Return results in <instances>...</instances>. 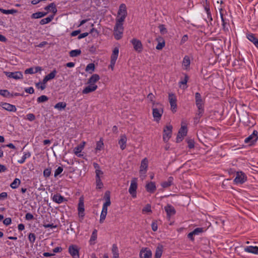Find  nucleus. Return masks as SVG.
<instances>
[{"mask_svg":"<svg viewBox=\"0 0 258 258\" xmlns=\"http://www.w3.org/2000/svg\"><path fill=\"white\" fill-rule=\"evenodd\" d=\"M146 188L148 192L153 193L156 189L155 183L154 182H150L146 185Z\"/></svg>","mask_w":258,"mask_h":258,"instance_id":"4be33fe9","label":"nucleus"},{"mask_svg":"<svg viewBox=\"0 0 258 258\" xmlns=\"http://www.w3.org/2000/svg\"><path fill=\"white\" fill-rule=\"evenodd\" d=\"M137 186V179L136 178H134L131 180V185L128 189L129 193L133 198H136L137 196L136 190Z\"/></svg>","mask_w":258,"mask_h":258,"instance_id":"423d86ee","label":"nucleus"},{"mask_svg":"<svg viewBox=\"0 0 258 258\" xmlns=\"http://www.w3.org/2000/svg\"><path fill=\"white\" fill-rule=\"evenodd\" d=\"M0 95L6 97H11V95L10 93L7 90H0Z\"/></svg>","mask_w":258,"mask_h":258,"instance_id":"79ce46f5","label":"nucleus"},{"mask_svg":"<svg viewBox=\"0 0 258 258\" xmlns=\"http://www.w3.org/2000/svg\"><path fill=\"white\" fill-rule=\"evenodd\" d=\"M97 230L95 229L92 233V235L90 238V241H94L97 238Z\"/></svg>","mask_w":258,"mask_h":258,"instance_id":"5fc2aeb1","label":"nucleus"},{"mask_svg":"<svg viewBox=\"0 0 258 258\" xmlns=\"http://www.w3.org/2000/svg\"><path fill=\"white\" fill-rule=\"evenodd\" d=\"M0 11H1L3 14H14L15 13H18V11L15 9H11V10H4L0 8Z\"/></svg>","mask_w":258,"mask_h":258,"instance_id":"72a5a7b5","label":"nucleus"},{"mask_svg":"<svg viewBox=\"0 0 258 258\" xmlns=\"http://www.w3.org/2000/svg\"><path fill=\"white\" fill-rule=\"evenodd\" d=\"M45 10L47 11L50 10L54 14H55L57 12L56 6L54 3H51L48 6H46L45 8Z\"/></svg>","mask_w":258,"mask_h":258,"instance_id":"7c9ffc66","label":"nucleus"},{"mask_svg":"<svg viewBox=\"0 0 258 258\" xmlns=\"http://www.w3.org/2000/svg\"><path fill=\"white\" fill-rule=\"evenodd\" d=\"M157 229H158V225H157V224L156 223V222H152V229L153 230V231H156L157 230Z\"/></svg>","mask_w":258,"mask_h":258,"instance_id":"338daca9","label":"nucleus"},{"mask_svg":"<svg viewBox=\"0 0 258 258\" xmlns=\"http://www.w3.org/2000/svg\"><path fill=\"white\" fill-rule=\"evenodd\" d=\"M126 15L127 11L126 6L125 4H122L120 5L119 8L116 21H119V22H123Z\"/></svg>","mask_w":258,"mask_h":258,"instance_id":"f257e3e1","label":"nucleus"},{"mask_svg":"<svg viewBox=\"0 0 258 258\" xmlns=\"http://www.w3.org/2000/svg\"><path fill=\"white\" fill-rule=\"evenodd\" d=\"M119 53V50L118 48L117 47H115L112 52V53L111 54V61L113 62H116V60L117 58L118 55Z\"/></svg>","mask_w":258,"mask_h":258,"instance_id":"bb28decb","label":"nucleus"},{"mask_svg":"<svg viewBox=\"0 0 258 258\" xmlns=\"http://www.w3.org/2000/svg\"><path fill=\"white\" fill-rule=\"evenodd\" d=\"M95 69V65L94 63H91L88 64L85 69L86 72H90V73H92Z\"/></svg>","mask_w":258,"mask_h":258,"instance_id":"58836bf2","label":"nucleus"},{"mask_svg":"<svg viewBox=\"0 0 258 258\" xmlns=\"http://www.w3.org/2000/svg\"><path fill=\"white\" fill-rule=\"evenodd\" d=\"M198 110L196 113V115L202 117L204 113V107H197Z\"/></svg>","mask_w":258,"mask_h":258,"instance_id":"ea45409f","label":"nucleus"},{"mask_svg":"<svg viewBox=\"0 0 258 258\" xmlns=\"http://www.w3.org/2000/svg\"><path fill=\"white\" fill-rule=\"evenodd\" d=\"M188 146L190 149L194 147V142L192 140H189L187 141Z\"/></svg>","mask_w":258,"mask_h":258,"instance_id":"69168bd1","label":"nucleus"},{"mask_svg":"<svg viewBox=\"0 0 258 258\" xmlns=\"http://www.w3.org/2000/svg\"><path fill=\"white\" fill-rule=\"evenodd\" d=\"M81 53V50L80 49H75L71 50L70 52V55L71 57H76L80 55Z\"/></svg>","mask_w":258,"mask_h":258,"instance_id":"c9c22d12","label":"nucleus"},{"mask_svg":"<svg viewBox=\"0 0 258 258\" xmlns=\"http://www.w3.org/2000/svg\"><path fill=\"white\" fill-rule=\"evenodd\" d=\"M53 15H51L47 18L41 19L40 21V24L41 25H44L49 23L52 20V19H53Z\"/></svg>","mask_w":258,"mask_h":258,"instance_id":"473e14b6","label":"nucleus"},{"mask_svg":"<svg viewBox=\"0 0 258 258\" xmlns=\"http://www.w3.org/2000/svg\"><path fill=\"white\" fill-rule=\"evenodd\" d=\"M36 86L38 88H40L42 90H44L46 88L45 85L43 84L42 83H38L36 84Z\"/></svg>","mask_w":258,"mask_h":258,"instance_id":"774afa93","label":"nucleus"},{"mask_svg":"<svg viewBox=\"0 0 258 258\" xmlns=\"http://www.w3.org/2000/svg\"><path fill=\"white\" fill-rule=\"evenodd\" d=\"M100 79V77L97 74L93 75L89 79L88 81V84H95Z\"/></svg>","mask_w":258,"mask_h":258,"instance_id":"a878e982","label":"nucleus"},{"mask_svg":"<svg viewBox=\"0 0 258 258\" xmlns=\"http://www.w3.org/2000/svg\"><path fill=\"white\" fill-rule=\"evenodd\" d=\"M25 91L29 94H33L34 92V90L33 87H30L25 89Z\"/></svg>","mask_w":258,"mask_h":258,"instance_id":"052dcab7","label":"nucleus"},{"mask_svg":"<svg viewBox=\"0 0 258 258\" xmlns=\"http://www.w3.org/2000/svg\"><path fill=\"white\" fill-rule=\"evenodd\" d=\"M172 126L171 125H167L164 129L163 140L167 142L171 137Z\"/></svg>","mask_w":258,"mask_h":258,"instance_id":"1a4fd4ad","label":"nucleus"},{"mask_svg":"<svg viewBox=\"0 0 258 258\" xmlns=\"http://www.w3.org/2000/svg\"><path fill=\"white\" fill-rule=\"evenodd\" d=\"M131 42L134 46V49L138 52H140L143 50V45L140 40L134 38L131 40Z\"/></svg>","mask_w":258,"mask_h":258,"instance_id":"9b49d317","label":"nucleus"},{"mask_svg":"<svg viewBox=\"0 0 258 258\" xmlns=\"http://www.w3.org/2000/svg\"><path fill=\"white\" fill-rule=\"evenodd\" d=\"M12 220L10 218H7L3 221V223L6 225H9L11 223Z\"/></svg>","mask_w":258,"mask_h":258,"instance_id":"680f3d73","label":"nucleus"},{"mask_svg":"<svg viewBox=\"0 0 258 258\" xmlns=\"http://www.w3.org/2000/svg\"><path fill=\"white\" fill-rule=\"evenodd\" d=\"M183 66L186 69L190 64V59L188 56H185L182 62Z\"/></svg>","mask_w":258,"mask_h":258,"instance_id":"a19ab883","label":"nucleus"},{"mask_svg":"<svg viewBox=\"0 0 258 258\" xmlns=\"http://www.w3.org/2000/svg\"><path fill=\"white\" fill-rule=\"evenodd\" d=\"M195 103L197 107H204V100L200 93H195Z\"/></svg>","mask_w":258,"mask_h":258,"instance_id":"2eb2a0df","label":"nucleus"},{"mask_svg":"<svg viewBox=\"0 0 258 258\" xmlns=\"http://www.w3.org/2000/svg\"><path fill=\"white\" fill-rule=\"evenodd\" d=\"M96 186L98 188H101L103 186V183L101 180L100 177L96 178Z\"/></svg>","mask_w":258,"mask_h":258,"instance_id":"de8ad7c7","label":"nucleus"},{"mask_svg":"<svg viewBox=\"0 0 258 258\" xmlns=\"http://www.w3.org/2000/svg\"><path fill=\"white\" fill-rule=\"evenodd\" d=\"M166 212L167 213V215L169 217L172 216L175 214V210L173 207L171 205H168L164 208Z\"/></svg>","mask_w":258,"mask_h":258,"instance_id":"5701e85b","label":"nucleus"},{"mask_svg":"<svg viewBox=\"0 0 258 258\" xmlns=\"http://www.w3.org/2000/svg\"><path fill=\"white\" fill-rule=\"evenodd\" d=\"M6 75L10 78H13L16 80L23 78V74L21 72H5Z\"/></svg>","mask_w":258,"mask_h":258,"instance_id":"ddd939ff","label":"nucleus"},{"mask_svg":"<svg viewBox=\"0 0 258 258\" xmlns=\"http://www.w3.org/2000/svg\"><path fill=\"white\" fill-rule=\"evenodd\" d=\"M151 206L149 204H147L143 209V212H151Z\"/></svg>","mask_w":258,"mask_h":258,"instance_id":"bf43d9fd","label":"nucleus"},{"mask_svg":"<svg viewBox=\"0 0 258 258\" xmlns=\"http://www.w3.org/2000/svg\"><path fill=\"white\" fill-rule=\"evenodd\" d=\"M64 198L59 194L54 195L52 198L53 201L57 204L62 203L64 201Z\"/></svg>","mask_w":258,"mask_h":258,"instance_id":"393cba45","label":"nucleus"},{"mask_svg":"<svg viewBox=\"0 0 258 258\" xmlns=\"http://www.w3.org/2000/svg\"><path fill=\"white\" fill-rule=\"evenodd\" d=\"M97 88V86L96 84H89V86L85 87L83 91V94H88L90 92H94L95 91Z\"/></svg>","mask_w":258,"mask_h":258,"instance_id":"f3484780","label":"nucleus"},{"mask_svg":"<svg viewBox=\"0 0 258 258\" xmlns=\"http://www.w3.org/2000/svg\"><path fill=\"white\" fill-rule=\"evenodd\" d=\"M78 211H83L84 212V205L83 203V201L81 199H80L79 203L78 204Z\"/></svg>","mask_w":258,"mask_h":258,"instance_id":"a18cd8bd","label":"nucleus"},{"mask_svg":"<svg viewBox=\"0 0 258 258\" xmlns=\"http://www.w3.org/2000/svg\"><path fill=\"white\" fill-rule=\"evenodd\" d=\"M183 121L181 123V126L178 131L176 138V142H180L182 140L183 137L186 135L187 130L186 127L184 125Z\"/></svg>","mask_w":258,"mask_h":258,"instance_id":"39448f33","label":"nucleus"},{"mask_svg":"<svg viewBox=\"0 0 258 258\" xmlns=\"http://www.w3.org/2000/svg\"><path fill=\"white\" fill-rule=\"evenodd\" d=\"M63 171V168L62 167L59 166L55 171L54 172V177L57 176L59 175Z\"/></svg>","mask_w":258,"mask_h":258,"instance_id":"3c124183","label":"nucleus"},{"mask_svg":"<svg viewBox=\"0 0 258 258\" xmlns=\"http://www.w3.org/2000/svg\"><path fill=\"white\" fill-rule=\"evenodd\" d=\"M103 143L102 140L101 139L99 141L97 142L96 150H101L103 149Z\"/></svg>","mask_w":258,"mask_h":258,"instance_id":"37998d69","label":"nucleus"},{"mask_svg":"<svg viewBox=\"0 0 258 258\" xmlns=\"http://www.w3.org/2000/svg\"><path fill=\"white\" fill-rule=\"evenodd\" d=\"M148 167V161L147 158L142 160L141 163L140 174V177L142 180L144 179L146 177V173Z\"/></svg>","mask_w":258,"mask_h":258,"instance_id":"20e7f679","label":"nucleus"},{"mask_svg":"<svg viewBox=\"0 0 258 258\" xmlns=\"http://www.w3.org/2000/svg\"><path fill=\"white\" fill-rule=\"evenodd\" d=\"M48 99V97L45 95H41L37 98V102L39 103L44 102L47 101Z\"/></svg>","mask_w":258,"mask_h":258,"instance_id":"49530a36","label":"nucleus"},{"mask_svg":"<svg viewBox=\"0 0 258 258\" xmlns=\"http://www.w3.org/2000/svg\"><path fill=\"white\" fill-rule=\"evenodd\" d=\"M21 181L19 179L15 178L14 180L12 182V183L11 184L10 186L12 188L15 189L18 187Z\"/></svg>","mask_w":258,"mask_h":258,"instance_id":"e433bc0d","label":"nucleus"},{"mask_svg":"<svg viewBox=\"0 0 258 258\" xmlns=\"http://www.w3.org/2000/svg\"><path fill=\"white\" fill-rule=\"evenodd\" d=\"M163 252V247L162 245H158L156 249L155 258H161Z\"/></svg>","mask_w":258,"mask_h":258,"instance_id":"cd10ccee","label":"nucleus"},{"mask_svg":"<svg viewBox=\"0 0 258 258\" xmlns=\"http://www.w3.org/2000/svg\"><path fill=\"white\" fill-rule=\"evenodd\" d=\"M126 141L127 138L126 136L124 135H121L118 141V144L119 145L120 148L122 150L125 148Z\"/></svg>","mask_w":258,"mask_h":258,"instance_id":"412c9836","label":"nucleus"},{"mask_svg":"<svg viewBox=\"0 0 258 258\" xmlns=\"http://www.w3.org/2000/svg\"><path fill=\"white\" fill-rule=\"evenodd\" d=\"M46 15V13L39 12H37L35 13H33L31 15V18L32 19H38V18H40L44 17Z\"/></svg>","mask_w":258,"mask_h":258,"instance_id":"2f4dec72","label":"nucleus"},{"mask_svg":"<svg viewBox=\"0 0 258 258\" xmlns=\"http://www.w3.org/2000/svg\"><path fill=\"white\" fill-rule=\"evenodd\" d=\"M69 252L73 258H79V252L77 246L70 245L69 247Z\"/></svg>","mask_w":258,"mask_h":258,"instance_id":"f8f14e48","label":"nucleus"},{"mask_svg":"<svg viewBox=\"0 0 258 258\" xmlns=\"http://www.w3.org/2000/svg\"><path fill=\"white\" fill-rule=\"evenodd\" d=\"M140 258H151L152 252L148 248L142 249L140 252Z\"/></svg>","mask_w":258,"mask_h":258,"instance_id":"dca6fc26","label":"nucleus"},{"mask_svg":"<svg viewBox=\"0 0 258 258\" xmlns=\"http://www.w3.org/2000/svg\"><path fill=\"white\" fill-rule=\"evenodd\" d=\"M30 156L31 154L29 152L25 153L23 157L21 158V159L18 161V163L20 164L23 163L25 161L26 159L30 157Z\"/></svg>","mask_w":258,"mask_h":258,"instance_id":"4c0bfd02","label":"nucleus"},{"mask_svg":"<svg viewBox=\"0 0 258 258\" xmlns=\"http://www.w3.org/2000/svg\"><path fill=\"white\" fill-rule=\"evenodd\" d=\"M28 239L31 243H33L36 239V236L34 233H31L29 234Z\"/></svg>","mask_w":258,"mask_h":258,"instance_id":"09e8293b","label":"nucleus"},{"mask_svg":"<svg viewBox=\"0 0 258 258\" xmlns=\"http://www.w3.org/2000/svg\"><path fill=\"white\" fill-rule=\"evenodd\" d=\"M247 179L246 176L242 171L237 172L234 182L236 184H242L246 181Z\"/></svg>","mask_w":258,"mask_h":258,"instance_id":"0eeeda50","label":"nucleus"},{"mask_svg":"<svg viewBox=\"0 0 258 258\" xmlns=\"http://www.w3.org/2000/svg\"><path fill=\"white\" fill-rule=\"evenodd\" d=\"M104 199L105 200V202L103 205L102 210L101 212L107 213V208L111 204L110 202V192L107 191H106L104 195Z\"/></svg>","mask_w":258,"mask_h":258,"instance_id":"6e6552de","label":"nucleus"},{"mask_svg":"<svg viewBox=\"0 0 258 258\" xmlns=\"http://www.w3.org/2000/svg\"><path fill=\"white\" fill-rule=\"evenodd\" d=\"M188 77L187 75H185L184 78L180 82V87H181V85H186L188 81Z\"/></svg>","mask_w":258,"mask_h":258,"instance_id":"864d4df0","label":"nucleus"},{"mask_svg":"<svg viewBox=\"0 0 258 258\" xmlns=\"http://www.w3.org/2000/svg\"><path fill=\"white\" fill-rule=\"evenodd\" d=\"M111 251L113 254V258H119L118 249L116 244H113Z\"/></svg>","mask_w":258,"mask_h":258,"instance_id":"c85d7f7f","label":"nucleus"},{"mask_svg":"<svg viewBox=\"0 0 258 258\" xmlns=\"http://www.w3.org/2000/svg\"><path fill=\"white\" fill-rule=\"evenodd\" d=\"M165 46V42L163 41L162 42H159L157 45L156 47V48L158 50L162 49Z\"/></svg>","mask_w":258,"mask_h":258,"instance_id":"13d9d810","label":"nucleus"},{"mask_svg":"<svg viewBox=\"0 0 258 258\" xmlns=\"http://www.w3.org/2000/svg\"><path fill=\"white\" fill-rule=\"evenodd\" d=\"M245 252L258 254V246H247L244 248Z\"/></svg>","mask_w":258,"mask_h":258,"instance_id":"a211bd4d","label":"nucleus"},{"mask_svg":"<svg viewBox=\"0 0 258 258\" xmlns=\"http://www.w3.org/2000/svg\"><path fill=\"white\" fill-rule=\"evenodd\" d=\"M56 73L57 72L56 70L54 69L50 73L46 75V77L48 78L49 80H50L53 79L55 77Z\"/></svg>","mask_w":258,"mask_h":258,"instance_id":"c03bdc74","label":"nucleus"},{"mask_svg":"<svg viewBox=\"0 0 258 258\" xmlns=\"http://www.w3.org/2000/svg\"><path fill=\"white\" fill-rule=\"evenodd\" d=\"M106 215H107V213H102V212L101 213L100 218V220H99L100 223H103V222L106 218Z\"/></svg>","mask_w":258,"mask_h":258,"instance_id":"4d7b16f0","label":"nucleus"},{"mask_svg":"<svg viewBox=\"0 0 258 258\" xmlns=\"http://www.w3.org/2000/svg\"><path fill=\"white\" fill-rule=\"evenodd\" d=\"M25 218L27 220H31L34 218V217L32 214L29 213L26 214Z\"/></svg>","mask_w":258,"mask_h":258,"instance_id":"0e129e2a","label":"nucleus"},{"mask_svg":"<svg viewBox=\"0 0 258 258\" xmlns=\"http://www.w3.org/2000/svg\"><path fill=\"white\" fill-rule=\"evenodd\" d=\"M173 178L169 177L166 181H163L161 183V185L164 188H168L173 184Z\"/></svg>","mask_w":258,"mask_h":258,"instance_id":"b1692460","label":"nucleus"},{"mask_svg":"<svg viewBox=\"0 0 258 258\" xmlns=\"http://www.w3.org/2000/svg\"><path fill=\"white\" fill-rule=\"evenodd\" d=\"M163 113V108L161 104H157L153 107V116L156 121H159Z\"/></svg>","mask_w":258,"mask_h":258,"instance_id":"f03ea898","label":"nucleus"},{"mask_svg":"<svg viewBox=\"0 0 258 258\" xmlns=\"http://www.w3.org/2000/svg\"><path fill=\"white\" fill-rule=\"evenodd\" d=\"M25 73L26 74H34L35 72H34V69L32 68H30L29 69H26L25 71Z\"/></svg>","mask_w":258,"mask_h":258,"instance_id":"e2e57ef3","label":"nucleus"},{"mask_svg":"<svg viewBox=\"0 0 258 258\" xmlns=\"http://www.w3.org/2000/svg\"><path fill=\"white\" fill-rule=\"evenodd\" d=\"M257 139V132L253 131L252 134L245 139V143L252 144Z\"/></svg>","mask_w":258,"mask_h":258,"instance_id":"4468645a","label":"nucleus"},{"mask_svg":"<svg viewBox=\"0 0 258 258\" xmlns=\"http://www.w3.org/2000/svg\"><path fill=\"white\" fill-rule=\"evenodd\" d=\"M2 107L4 109L9 111L16 112L17 110V108L15 105L7 103H3L2 104Z\"/></svg>","mask_w":258,"mask_h":258,"instance_id":"6ab92c4d","label":"nucleus"},{"mask_svg":"<svg viewBox=\"0 0 258 258\" xmlns=\"http://www.w3.org/2000/svg\"><path fill=\"white\" fill-rule=\"evenodd\" d=\"M67 106V104L63 102H59L56 104L54 106V108L61 110L64 109Z\"/></svg>","mask_w":258,"mask_h":258,"instance_id":"f704fd0d","label":"nucleus"},{"mask_svg":"<svg viewBox=\"0 0 258 258\" xmlns=\"http://www.w3.org/2000/svg\"><path fill=\"white\" fill-rule=\"evenodd\" d=\"M51 174V169L46 168L43 171V175L45 177H48Z\"/></svg>","mask_w":258,"mask_h":258,"instance_id":"603ef678","label":"nucleus"},{"mask_svg":"<svg viewBox=\"0 0 258 258\" xmlns=\"http://www.w3.org/2000/svg\"><path fill=\"white\" fill-rule=\"evenodd\" d=\"M203 229L202 228H197L194 231H192L195 235L199 234L200 233L203 232Z\"/></svg>","mask_w":258,"mask_h":258,"instance_id":"6e6d98bb","label":"nucleus"},{"mask_svg":"<svg viewBox=\"0 0 258 258\" xmlns=\"http://www.w3.org/2000/svg\"><path fill=\"white\" fill-rule=\"evenodd\" d=\"M26 119L29 120V121H33L35 120V116L34 115V114L33 113H28L27 115H26Z\"/></svg>","mask_w":258,"mask_h":258,"instance_id":"8fccbe9b","label":"nucleus"},{"mask_svg":"<svg viewBox=\"0 0 258 258\" xmlns=\"http://www.w3.org/2000/svg\"><path fill=\"white\" fill-rule=\"evenodd\" d=\"M85 144V143L83 142L82 145L78 146L74 148V153L78 156H81V155L80 154V153L81 152V151L83 149Z\"/></svg>","mask_w":258,"mask_h":258,"instance_id":"c756f323","label":"nucleus"},{"mask_svg":"<svg viewBox=\"0 0 258 258\" xmlns=\"http://www.w3.org/2000/svg\"><path fill=\"white\" fill-rule=\"evenodd\" d=\"M123 22H119L116 21L115 26L114 28V35L115 38L117 40L120 39L122 37L123 27Z\"/></svg>","mask_w":258,"mask_h":258,"instance_id":"7ed1b4c3","label":"nucleus"},{"mask_svg":"<svg viewBox=\"0 0 258 258\" xmlns=\"http://www.w3.org/2000/svg\"><path fill=\"white\" fill-rule=\"evenodd\" d=\"M169 101L171 106V110L174 112L176 111V96L172 93L169 94L168 96Z\"/></svg>","mask_w":258,"mask_h":258,"instance_id":"9d476101","label":"nucleus"},{"mask_svg":"<svg viewBox=\"0 0 258 258\" xmlns=\"http://www.w3.org/2000/svg\"><path fill=\"white\" fill-rule=\"evenodd\" d=\"M246 38L256 47H258V39L255 37V35L252 33L246 34Z\"/></svg>","mask_w":258,"mask_h":258,"instance_id":"aec40b11","label":"nucleus"}]
</instances>
